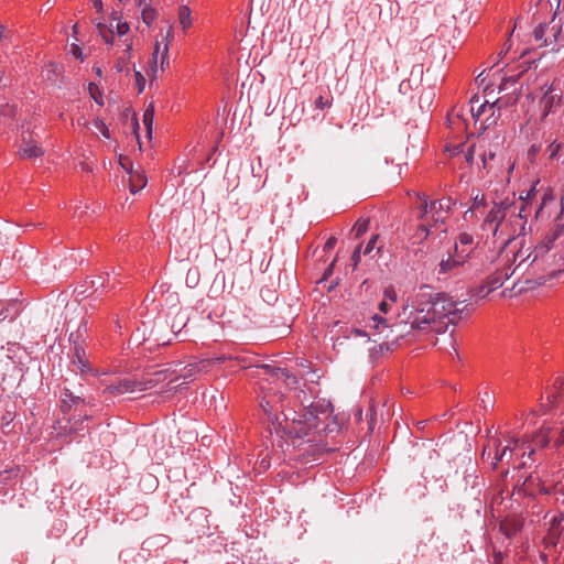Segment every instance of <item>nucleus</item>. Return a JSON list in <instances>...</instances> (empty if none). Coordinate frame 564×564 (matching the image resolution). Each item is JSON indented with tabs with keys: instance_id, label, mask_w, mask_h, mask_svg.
Masks as SVG:
<instances>
[{
	"instance_id": "32",
	"label": "nucleus",
	"mask_w": 564,
	"mask_h": 564,
	"mask_svg": "<svg viewBox=\"0 0 564 564\" xmlns=\"http://www.w3.org/2000/svg\"><path fill=\"white\" fill-rule=\"evenodd\" d=\"M141 17H142V21L147 25H151L153 23V21L156 19V11L151 7H145L142 10Z\"/></svg>"
},
{
	"instance_id": "33",
	"label": "nucleus",
	"mask_w": 564,
	"mask_h": 564,
	"mask_svg": "<svg viewBox=\"0 0 564 564\" xmlns=\"http://www.w3.org/2000/svg\"><path fill=\"white\" fill-rule=\"evenodd\" d=\"M93 124L101 133L102 137H105L107 139L110 138L109 129L102 120L97 118L93 121Z\"/></svg>"
},
{
	"instance_id": "41",
	"label": "nucleus",
	"mask_w": 564,
	"mask_h": 564,
	"mask_svg": "<svg viewBox=\"0 0 564 564\" xmlns=\"http://www.w3.org/2000/svg\"><path fill=\"white\" fill-rule=\"evenodd\" d=\"M360 259H361V246L357 247L351 254V261H352L354 268H356L359 264Z\"/></svg>"
},
{
	"instance_id": "40",
	"label": "nucleus",
	"mask_w": 564,
	"mask_h": 564,
	"mask_svg": "<svg viewBox=\"0 0 564 564\" xmlns=\"http://www.w3.org/2000/svg\"><path fill=\"white\" fill-rule=\"evenodd\" d=\"M564 519L563 516H561L560 518L557 517H554L553 520H552V524H551V529H550V533L552 535H556L560 533L558 529H557V525L562 522V520Z\"/></svg>"
},
{
	"instance_id": "53",
	"label": "nucleus",
	"mask_w": 564,
	"mask_h": 564,
	"mask_svg": "<svg viewBox=\"0 0 564 564\" xmlns=\"http://www.w3.org/2000/svg\"><path fill=\"white\" fill-rule=\"evenodd\" d=\"M354 333H355V334H357V335H359V336L365 335V333H364V332H361V330H359V329H355V330H354Z\"/></svg>"
},
{
	"instance_id": "29",
	"label": "nucleus",
	"mask_w": 564,
	"mask_h": 564,
	"mask_svg": "<svg viewBox=\"0 0 564 564\" xmlns=\"http://www.w3.org/2000/svg\"><path fill=\"white\" fill-rule=\"evenodd\" d=\"M550 429L541 427L533 437L536 446L544 447L549 444Z\"/></svg>"
},
{
	"instance_id": "36",
	"label": "nucleus",
	"mask_w": 564,
	"mask_h": 564,
	"mask_svg": "<svg viewBox=\"0 0 564 564\" xmlns=\"http://www.w3.org/2000/svg\"><path fill=\"white\" fill-rule=\"evenodd\" d=\"M378 239H379V235H373L370 238V240L367 242V245L362 251L364 256L369 254L376 248Z\"/></svg>"
},
{
	"instance_id": "14",
	"label": "nucleus",
	"mask_w": 564,
	"mask_h": 564,
	"mask_svg": "<svg viewBox=\"0 0 564 564\" xmlns=\"http://www.w3.org/2000/svg\"><path fill=\"white\" fill-rule=\"evenodd\" d=\"M534 196L535 185H533L527 192V195L524 197L520 196L521 203L519 207L514 206L512 203H509L512 206L509 214L516 213V210L518 209L517 217L514 220L516 225L514 228L512 229V236L517 235L518 232L520 234L524 229L527 217L530 215L531 212V200L533 199Z\"/></svg>"
},
{
	"instance_id": "38",
	"label": "nucleus",
	"mask_w": 564,
	"mask_h": 564,
	"mask_svg": "<svg viewBox=\"0 0 564 564\" xmlns=\"http://www.w3.org/2000/svg\"><path fill=\"white\" fill-rule=\"evenodd\" d=\"M70 53L73 54V56L79 61H84L85 56L83 54V50L79 45L73 43L70 45Z\"/></svg>"
},
{
	"instance_id": "16",
	"label": "nucleus",
	"mask_w": 564,
	"mask_h": 564,
	"mask_svg": "<svg viewBox=\"0 0 564 564\" xmlns=\"http://www.w3.org/2000/svg\"><path fill=\"white\" fill-rule=\"evenodd\" d=\"M498 160L501 162V165L503 167V171H501V180L509 182L510 176L514 170L516 162L510 158L506 155H499L497 156L495 153H489V155H485L482 159L484 167L488 169L489 171L494 169V162Z\"/></svg>"
},
{
	"instance_id": "47",
	"label": "nucleus",
	"mask_w": 564,
	"mask_h": 564,
	"mask_svg": "<svg viewBox=\"0 0 564 564\" xmlns=\"http://www.w3.org/2000/svg\"><path fill=\"white\" fill-rule=\"evenodd\" d=\"M139 128H140V127H139V122H138V120L135 119V120H134V122H133V132H134V134H135V137H137V139H138V140H139Z\"/></svg>"
},
{
	"instance_id": "52",
	"label": "nucleus",
	"mask_w": 564,
	"mask_h": 564,
	"mask_svg": "<svg viewBox=\"0 0 564 564\" xmlns=\"http://www.w3.org/2000/svg\"><path fill=\"white\" fill-rule=\"evenodd\" d=\"M452 347H453L454 352L457 355V349L455 347V340L453 338H452Z\"/></svg>"
},
{
	"instance_id": "39",
	"label": "nucleus",
	"mask_w": 564,
	"mask_h": 564,
	"mask_svg": "<svg viewBox=\"0 0 564 564\" xmlns=\"http://www.w3.org/2000/svg\"><path fill=\"white\" fill-rule=\"evenodd\" d=\"M486 205V198L484 195H477L475 196L474 198V203H473V206H471V209L473 210H478L480 207H484Z\"/></svg>"
},
{
	"instance_id": "48",
	"label": "nucleus",
	"mask_w": 564,
	"mask_h": 564,
	"mask_svg": "<svg viewBox=\"0 0 564 564\" xmlns=\"http://www.w3.org/2000/svg\"><path fill=\"white\" fill-rule=\"evenodd\" d=\"M7 29L4 25H0V41L6 39Z\"/></svg>"
},
{
	"instance_id": "49",
	"label": "nucleus",
	"mask_w": 564,
	"mask_h": 564,
	"mask_svg": "<svg viewBox=\"0 0 564 564\" xmlns=\"http://www.w3.org/2000/svg\"><path fill=\"white\" fill-rule=\"evenodd\" d=\"M91 96L94 97L95 101H97L98 104H102V100H98L99 99V96L98 95H93Z\"/></svg>"
},
{
	"instance_id": "28",
	"label": "nucleus",
	"mask_w": 564,
	"mask_h": 564,
	"mask_svg": "<svg viewBox=\"0 0 564 564\" xmlns=\"http://www.w3.org/2000/svg\"><path fill=\"white\" fill-rule=\"evenodd\" d=\"M371 326L377 334L383 333V330L389 327L388 319L379 314H373L371 316Z\"/></svg>"
},
{
	"instance_id": "22",
	"label": "nucleus",
	"mask_w": 564,
	"mask_h": 564,
	"mask_svg": "<svg viewBox=\"0 0 564 564\" xmlns=\"http://www.w3.org/2000/svg\"><path fill=\"white\" fill-rule=\"evenodd\" d=\"M93 286L96 291L98 290H110L115 289L117 285V280L115 276V272L112 273H106V278L104 276H97L95 280L91 281Z\"/></svg>"
},
{
	"instance_id": "15",
	"label": "nucleus",
	"mask_w": 564,
	"mask_h": 564,
	"mask_svg": "<svg viewBox=\"0 0 564 564\" xmlns=\"http://www.w3.org/2000/svg\"><path fill=\"white\" fill-rule=\"evenodd\" d=\"M500 100H496L494 102H490L488 100H480V97L474 96L470 99V112L473 118L478 121L481 119L482 116L489 115L488 118L485 119V122L489 120L490 117L495 116L496 108L500 109Z\"/></svg>"
},
{
	"instance_id": "7",
	"label": "nucleus",
	"mask_w": 564,
	"mask_h": 564,
	"mask_svg": "<svg viewBox=\"0 0 564 564\" xmlns=\"http://www.w3.org/2000/svg\"><path fill=\"white\" fill-rule=\"evenodd\" d=\"M453 205L454 202L451 197L435 199L430 203L424 200L420 220L430 223L435 231L444 234Z\"/></svg>"
},
{
	"instance_id": "30",
	"label": "nucleus",
	"mask_w": 564,
	"mask_h": 564,
	"mask_svg": "<svg viewBox=\"0 0 564 564\" xmlns=\"http://www.w3.org/2000/svg\"><path fill=\"white\" fill-rule=\"evenodd\" d=\"M370 220L369 218H359L354 227L352 231L355 232L356 238H359L362 236L369 228Z\"/></svg>"
},
{
	"instance_id": "27",
	"label": "nucleus",
	"mask_w": 564,
	"mask_h": 564,
	"mask_svg": "<svg viewBox=\"0 0 564 564\" xmlns=\"http://www.w3.org/2000/svg\"><path fill=\"white\" fill-rule=\"evenodd\" d=\"M455 245L458 246V249H466L469 253L474 246V236L468 232H460Z\"/></svg>"
},
{
	"instance_id": "5",
	"label": "nucleus",
	"mask_w": 564,
	"mask_h": 564,
	"mask_svg": "<svg viewBox=\"0 0 564 564\" xmlns=\"http://www.w3.org/2000/svg\"><path fill=\"white\" fill-rule=\"evenodd\" d=\"M61 409L67 417L58 419L54 426L57 436L77 435L85 430L84 422L90 415L87 412L86 401L72 391L65 390L61 399Z\"/></svg>"
},
{
	"instance_id": "34",
	"label": "nucleus",
	"mask_w": 564,
	"mask_h": 564,
	"mask_svg": "<svg viewBox=\"0 0 564 564\" xmlns=\"http://www.w3.org/2000/svg\"><path fill=\"white\" fill-rule=\"evenodd\" d=\"M562 149V144L557 141H553L549 147H547V152H549V158L551 160H554L558 156V153Z\"/></svg>"
},
{
	"instance_id": "23",
	"label": "nucleus",
	"mask_w": 564,
	"mask_h": 564,
	"mask_svg": "<svg viewBox=\"0 0 564 564\" xmlns=\"http://www.w3.org/2000/svg\"><path fill=\"white\" fill-rule=\"evenodd\" d=\"M178 23L184 32L193 25L192 10L188 6L182 4L177 9Z\"/></svg>"
},
{
	"instance_id": "46",
	"label": "nucleus",
	"mask_w": 564,
	"mask_h": 564,
	"mask_svg": "<svg viewBox=\"0 0 564 564\" xmlns=\"http://www.w3.org/2000/svg\"><path fill=\"white\" fill-rule=\"evenodd\" d=\"M93 6L98 12L102 11L104 6L101 0H93Z\"/></svg>"
},
{
	"instance_id": "18",
	"label": "nucleus",
	"mask_w": 564,
	"mask_h": 564,
	"mask_svg": "<svg viewBox=\"0 0 564 564\" xmlns=\"http://www.w3.org/2000/svg\"><path fill=\"white\" fill-rule=\"evenodd\" d=\"M44 154L43 149L36 143V141L31 138L22 139V142L19 148V155L22 159H33L40 158Z\"/></svg>"
},
{
	"instance_id": "25",
	"label": "nucleus",
	"mask_w": 564,
	"mask_h": 564,
	"mask_svg": "<svg viewBox=\"0 0 564 564\" xmlns=\"http://www.w3.org/2000/svg\"><path fill=\"white\" fill-rule=\"evenodd\" d=\"M88 336V326L87 323L83 322L76 332L72 333L69 336V341L72 346H76V341H80L82 345L85 344V340Z\"/></svg>"
},
{
	"instance_id": "55",
	"label": "nucleus",
	"mask_w": 564,
	"mask_h": 564,
	"mask_svg": "<svg viewBox=\"0 0 564 564\" xmlns=\"http://www.w3.org/2000/svg\"><path fill=\"white\" fill-rule=\"evenodd\" d=\"M554 402H555V400H550V399H549V403H554Z\"/></svg>"
},
{
	"instance_id": "21",
	"label": "nucleus",
	"mask_w": 564,
	"mask_h": 564,
	"mask_svg": "<svg viewBox=\"0 0 564 564\" xmlns=\"http://www.w3.org/2000/svg\"><path fill=\"white\" fill-rule=\"evenodd\" d=\"M129 188L132 194L140 192L147 184V177L142 171H129Z\"/></svg>"
},
{
	"instance_id": "4",
	"label": "nucleus",
	"mask_w": 564,
	"mask_h": 564,
	"mask_svg": "<svg viewBox=\"0 0 564 564\" xmlns=\"http://www.w3.org/2000/svg\"><path fill=\"white\" fill-rule=\"evenodd\" d=\"M208 366V362L205 360H200L197 362H193L187 365L178 377L170 378L167 370L155 371L150 375L148 378L143 380L135 379H123L120 380L117 384H111L107 389L111 393L116 394H126V393H134L142 392L149 389H153L158 384L163 381H167L169 384L175 383L180 378L183 379V383H187L193 381L198 373L205 371Z\"/></svg>"
},
{
	"instance_id": "20",
	"label": "nucleus",
	"mask_w": 564,
	"mask_h": 564,
	"mask_svg": "<svg viewBox=\"0 0 564 564\" xmlns=\"http://www.w3.org/2000/svg\"><path fill=\"white\" fill-rule=\"evenodd\" d=\"M436 231L432 227V225L427 221L421 220L417 225L415 232L412 235L411 239L413 243H422L425 241L429 236L435 234Z\"/></svg>"
},
{
	"instance_id": "17",
	"label": "nucleus",
	"mask_w": 564,
	"mask_h": 564,
	"mask_svg": "<svg viewBox=\"0 0 564 564\" xmlns=\"http://www.w3.org/2000/svg\"><path fill=\"white\" fill-rule=\"evenodd\" d=\"M72 362L82 375L93 373V368L86 357L85 345H82L80 341H76V346H73Z\"/></svg>"
},
{
	"instance_id": "35",
	"label": "nucleus",
	"mask_w": 564,
	"mask_h": 564,
	"mask_svg": "<svg viewBox=\"0 0 564 564\" xmlns=\"http://www.w3.org/2000/svg\"><path fill=\"white\" fill-rule=\"evenodd\" d=\"M134 79H135L138 93H142L145 88V83H147L145 77L142 75L141 72L134 70Z\"/></svg>"
},
{
	"instance_id": "13",
	"label": "nucleus",
	"mask_w": 564,
	"mask_h": 564,
	"mask_svg": "<svg viewBox=\"0 0 564 564\" xmlns=\"http://www.w3.org/2000/svg\"><path fill=\"white\" fill-rule=\"evenodd\" d=\"M96 28L107 44H117L121 40H132L129 35L130 26L124 21L117 20L115 26L112 23L110 26H107L105 23H97Z\"/></svg>"
},
{
	"instance_id": "26",
	"label": "nucleus",
	"mask_w": 564,
	"mask_h": 564,
	"mask_svg": "<svg viewBox=\"0 0 564 564\" xmlns=\"http://www.w3.org/2000/svg\"><path fill=\"white\" fill-rule=\"evenodd\" d=\"M153 120H154V106L150 104L142 116V122L147 130V135L149 139H151L152 135V127H153Z\"/></svg>"
},
{
	"instance_id": "19",
	"label": "nucleus",
	"mask_w": 564,
	"mask_h": 564,
	"mask_svg": "<svg viewBox=\"0 0 564 564\" xmlns=\"http://www.w3.org/2000/svg\"><path fill=\"white\" fill-rule=\"evenodd\" d=\"M562 96L560 94L554 93V88L550 86L547 90L544 93L541 98V106L543 108V115L547 116L554 107L558 106L561 102Z\"/></svg>"
},
{
	"instance_id": "54",
	"label": "nucleus",
	"mask_w": 564,
	"mask_h": 564,
	"mask_svg": "<svg viewBox=\"0 0 564 564\" xmlns=\"http://www.w3.org/2000/svg\"><path fill=\"white\" fill-rule=\"evenodd\" d=\"M333 267H334V262L330 263V267H329L328 271H330Z\"/></svg>"
},
{
	"instance_id": "11",
	"label": "nucleus",
	"mask_w": 564,
	"mask_h": 564,
	"mask_svg": "<svg viewBox=\"0 0 564 564\" xmlns=\"http://www.w3.org/2000/svg\"><path fill=\"white\" fill-rule=\"evenodd\" d=\"M133 40H121L120 43L110 44L108 55L117 73H130Z\"/></svg>"
},
{
	"instance_id": "31",
	"label": "nucleus",
	"mask_w": 564,
	"mask_h": 564,
	"mask_svg": "<svg viewBox=\"0 0 564 564\" xmlns=\"http://www.w3.org/2000/svg\"><path fill=\"white\" fill-rule=\"evenodd\" d=\"M549 203H554V195L551 189H547L542 197V203L536 210V217L542 216L543 209L547 206Z\"/></svg>"
},
{
	"instance_id": "51",
	"label": "nucleus",
	"mask_w": 564,
	"mask_h": 564,
	"mask_svg": "<svg viewBox=\"0 0 564 564\" xmlns=\"http://www.w3.org/2000/svg\"><path fill=\"white\" fill-rule=\"evenodd\" d=\"M91 96L94 97L95 101H97L98 104H102V100H98L99 99V96L98 95H93Z\"/></svg>"
},
{
	"instance_id": "50",
	"label": "nucleus",
	"mask_w": 564,
	"mask_h": 564,
	"mask_svg": "<svg viewBox=\"0 0 564 564\" xmlns=\"http://www.w3.org/2000/svg\"><path fill=\"white\" fill-rule=\"evenodd\" d=\"M91 96L94 97L95 101H97L98 104H102V100H98L99 99V96L98 95H93Z\"/></svg>"
},
{
	"instance_id": "45",
	"label": "nucleus",
	"mask_w": 564,
	"mask_h": 564,
	"mask_svg": "<svg viewBox=\"0 0 564 564\" xmlns=\"http://www.w3.org/2000/svg\"><path fill=\"white\" fill-rule=\"evenodd\" d=\"M564 443V427L561 430L557 438L555 440V445L561 446Z\"/></svg>"
},
{
	"instance_id": "9",
	"label": "nucleus",
	"mask_w": 564,
	"mask_h": 564,
	"mask_svg": "<svg viewBox=\"0 0 564 564\" xmlns=\"http://www.w3.org/2000/svg\"><path fill=\"white\" fill-rule=\"evenodd\" d=\"M503 442L499 438L492 440L494 455H491L490 444L482 452V458L487 455L488 458L491 459V465L494 468H497L500 462L507 460L508 463L511 460L513 452L520 449L524 442H520L519 438L513 436L510 433L503 435Z\"/></svg>"
},
{
	"instance_id": "42",
	"label": "nucleus",
	"mask_w": 564,
	"mask_h": 564,
	"mask_svg": "<svg viewBox=\"0 0 564 564\" xmlns=\"http://www.w3.org/2000/svg\"><path fill=\"white\" fill-rule=\"evenodd\" d=\"M275 375L278 376V378H283L285 380H291L293 383H296V378L289 376L286 373V371L283 370V369H280V368L276 369Z\"/></svg>"
},
{
	"instance_id": "8",
	"label": "nucleus",
	"mask_w": 564,
	"mask_h": 564,
	"mask_svg": "<svg viewBox=\"0 0 564 564\" xmlns=\"http://www.w3.org/2000/svg\"><path fill=\"white\" fill-rule=\"evenodd\" d=\"M534 41L539 47L551 46V51L558 52L564 44L561 20L554 15L550 22L540 23L533 31Z\"/></svg>"
},
{
	"instance_id": "10",
	"label": "nucleus",
	"mask_w": 564,
	"mask_h": 564,
	"mask_svg": "<svg viewBox=\"0 0 564 564\" xmlns=\"http://www.w3.org/2000/svg\"><path fill=\"white\" fill-rule=\"evenodd\" d=\"M172 37L173 30L172 26H170L166 35L162 37V41L156 40L154 51L150 58L149 68L147 70V74L151 77V79H155L158 77L159 69H161V72H164L165 68L169 67V46L170 40Z\"/></svg>"
},
{
	"instance_id": "37",
	"label": "nucleus",
	"mask_w": 564,
	"mask_h": 564,
	"mask_svg": "<svg viewBox=\"0 0 564 564\" xmlns=\"http://www.w3.org/2000/svg\"><path fill=\"white\" fill-rule=\"evenodd\" d=\"M330 106H332V100L325 99L323 96H319L315 100V108L316 109L323 110L325 108H329Z\"/></svg>"
},
{
	"instance_id": "1",
	"label": "nucleus",
	"mask_w": 564,
	"mask_h": 564,
	"mask_svg": "<svg viewBox=\"0 0 564 564\" xmlns=\"http://www.w3.org/2000/svg\"><path fill=\"white\" fill-rule=\"evenodd\" d=\"M260 405L270 422V432L291 441L293 446L322 441V433L330 415L329 404L312 403L301 411L285 409L282 395L273 393L263 395Z\"/></svg>"
},
{
	"instance_id": "44",
	"label": "nucleus",
	"mask_w": 564,
	"mask_h": 564,
	"mask_svg": "<svg viewBox=\"0 0 564 564\" xmlns=\"http://www.w3.org/2000/svg\"><path fill=\"white\" fill-rule=\"evenodd\" d=\"M76 124L84 129L88 128L89 122L84 117H80L76 120Z\"/></svg>"
},
{
	"instance_id": "6",
	"label": "nucleus",
	"mask_w": 564,
	"mask_h": 564,
	"mask_svg": "<svg viewBox=\"0 0 564 564\" xmlns=\"http://www.w3.org/2000/svg\"><path fill=\"white\" fill-rule=\"evenodd\" d=\"M511 205L508 199L499 203H492L490 209L486 214V217L481 224V230L487 232V237L501 239L502 241H509L511 234L505 231L503 220L510 213Z\"/></svg>"
},
{
	"instance_id": "43",
	"label": "nucleus",
	"mask_w": 564,
	"mask_h": 564,
	"mask_svg": "<svg viewBox=\"0 0 564 564\" xmlns=\"http://www.w3.org/2000/svg\"><path fill=\"white\" fill-rule=\"evenodd\" d=\"M335 245H336V238L329 237L327 239V241L325 242V249H327V250L333 249Z\"/></svg>"
},
{
	"instance_id": "12",
	"label": "nucleus",
	"mask_w": 564,
	"mask_h": 564,
	"mask_svg": "<svg viewBox=\"0 0 564 564\" xmlns=\"http://www.w3.org/2000/svg\"><path fill=\"white\" fill-rule=\"evenodd\" d=\"M469 258V253L466 249H458L455 245L452 252H448L447 258H443L437 268L436 274L438 279L449 274H455L460 267H463Z\"/></svg>"
},
{
	"instance_id": "24",
	"label": "nucleus",
	"mask_w": 564,
	"mask_h": 564,
	"mask_svg": "<svg viewBox=\"0 0 564 564\" xmlns=\"http://www.w3.org/2000/svg\"><path fill=\"white\" fill-rule=\"evenodd\" d=\"M397 302V293L392 288L384 290V299L379 303V311L387 314Z\"/></svg>"
},
{
	"instance_id": "3",
	"label": "nucleus",
	"mask_w": 564,
	"mask_h": 564,
	"mask_svg": "<svg viewBox=\"0 0 564 564\" xmlns=\"http://www.w3.org/2000/svg\"><path fill=\"white\" fill-rule=\"evenodd\" d=\"M458 305L451 295L423 285L408 299L402 321L412 329L441 333L460 321L463 310Z\"/></svg>"
},
{
	"instance_id": "2",
	"label": "nucleus",
	"mask_w": 564,
	"mask_h": 564,
	"mask_svg": "<svg viewBox=\"0 0 564 564\" xmlns=\"http://www.w3.org/2000/svg\"><path fill=\"white\" fill-rule=\"evenodd\" d=\"M563 231L564 225L557 224L533 250L531 246H525L522 241H517L514 236H510V240L506 241L507 247L494 261L495 271L484 284L476 289L475 296L485 299L492 291L502 286L505 281L517 271L525 272L531 269L535 272V269L539 268V259L553 248L554 241Z\"/></svg>"
}]
</instances>
